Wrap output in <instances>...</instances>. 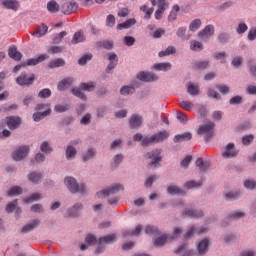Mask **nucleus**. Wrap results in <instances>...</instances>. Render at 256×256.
I'll use <instances>...</instances> for the list:
<instances>
[{"label": "nucleus", "instance_id": "5fc2aeb1", "mask_svg": "<svg viewBox=\"0 0 256 256\" xmlns=\"http://www.w3.org/2000/svg\"><path fill=\"white\" fill-rule=\"evenodd\" d=\"M230 39H231V36L229 35L228 32H222V33L218 34V36H217V40L221 44L229 43Z\"/></svg>", "mask_w": 256, "mask_h": 256}, {"label": "nucleus", "instance_id": "39448f33", "mask_svg": "<svg viewBox=\"0 0 256 256\" xmlns=\"http://www.w3.org/2000/svg\"><path fill=\"white\" fill-rule=\"evenodd\" d=\"M211 239L204 238L197 242L196 244V250L194 251L195 256H205L207 253H209V249L211 247Z\"/></svg>", "mask_w": 256, "mask_h": 256}, {"label": "nucleus", "instance_id": "4d7b16f0", "mask_svg": "<svg viewBox=\"0 0 256 256\" xmlns=\"http://www.w3.org/2000/svg\"><path fill=\"white\" fill-rule=\"evenodd\" d=\"M85 243L88 244L89 246L99 245V240H97V236L93 234H88L85 237Z\"/></svg>", "mask_w": 256, "mask_h": 256}, {"label": "nucleus", "instance_id": "680f3d73", "mask_svg": "<svg viewBox=\"0 0 256 256\" xmlns=\"http://www.w3.org/2000/svg\"><path fill=\"white\" fill-rule=\"evenodd\" d=\"M110 93L111 91L105 86L99 87L96 90V95H98L99 97H108Z\"/></svg>", "mask_w": 256, "mask_h": 256}, {"label": "nucleus", "instance_id": "423d86ee", "mask_svg": "<svg viewBox=\"0 0 256 256\" xmlns=\"http://www.w3.org/2000/svg\"><path fill=\"white\" fill-rule=\"evenodd\" d=\"M16 83L20 87H31L35 83V74H28L27 72H22L17 78Z\"/></svg>", "mask_w": 256, "mask_h": 256}, {"label": "nucleus", "instance_id": "ea45409f", "mask_svg": "<svg viewBox=\"0 0 256 256\" xmlns=\"http://www.w3.org/2000/svg\"><path fill=\"white\" fill-rule=\"evenodd\" d=\"M71 93L72 95H74V97L81 99V101H87V95L83 93V89H81V86H79V88H72Z\"/></svg>", "mask_w": 256, "mask_h": 256}, {"label": "nucleus", "instance_id": "052dcab7", "mask_svg": "<svg viewBox=\"0 0 256 256\" xmlns=\"http://www.w3.org/2000/svg\"><path fill=\"white\" fill-rule=\"evenodd\" d=\"M195 233H204L203 230L198 231L197 228H195V226H192L189 228V230L184 234V238L185 239H193V235H195Z\"/></svg>", "mask_w": 256, "mask_h": 256}, {"label": "nucleus", "instance_id": "f3484780", "mask_svg": "<svg viewBox=\"0 0 256 256\" xmlns=\"http://www.w3.org/2000/svg\"><path fill=\"white\" fill-rule=\"evenodd\" d=\"M82 161L87 163V161H91V159H95L97 157V149L93 148V146H89L86 151L82 152Z\"/></svg>", "mask_w": 256, "mask_h": 256}, {"label": "nucleus", "instance_id": "72a5a7b5", "mask_svg": "<svg viewBox=\"0 0 256 256\" xmlns=\"http://www.w3.org/2000/svg\"><path fill=\"white\" fill-rule=\"evenodd\" d=\"M49 115H51V110H46L43 112H35L32 115V119H33V121H35V123H39V121H43V119L45 117H49Z\"/></svg>", "mask_w": 256, "mask_h": 256}, {"label": "nucleus", "instance_id": "3c124183", "mask_svg": "<svg viewBox=\"0 0 256 256\" xmlns=\"http://www.w3.org/2000/svg\"><path fill=\"white\" fill-rule=\"evenodd\" d=\"M243 187H245L247 191H255L256 181L251 179L243 180Z\"/></svg>", "mask_w": 256, "mask_h": 256}, {"label": "nucleus", "instance_id": "bb28decb", "mask_svg": "<svg viewBox=\"0 0 256 256\" xmlns=\"http://www.w3.org/2000/svg\"><path fill=\"white\" fill-rule=\"evenodd\" d=\"M196 167H198L199 171L206 173L209 167H211V162L205 161L203 157H200L196 160Z\"/></svg>", "mask_w": 256, "mask_h": 256}, {"label": "nucleus", "instance_id": "dca6fc26", "mask_svg": "<svg viewBox=\"0 0 256 256\" xmlns=\"http://www.w3.org/2000/svg\"><path fill=\"white\" fill-rule=\"evenodd\" d=\"M224 159H232V157H237L239 151L235 150V144L229 143L225 146V151L222 153Z\"/></svg>", "mask_w": 256, "mask_h": 256}, {"label": "nucleus", "instance_id": "774afa93", "mask_svg": "<svg viewBox=\"0 0 256 256\" xmlns=\"http://www.w3.org/2000/svg\"><path fill=\"white\" fill-rule=\"evenodd\" d=\"M249 73L252 77H256V63L255 60L251 59L248 61Z\"/></svg>", "mask_w": 256, "mask_h": 256}, {"label": "nucleus", "instance_id": "473e14b6", "mask_svg": "<svg viewBox=\"0 0 256 256\" xmlns=\"http://www.w3.org/2000/svg\"><path fill=\"white\" fill-rule=\"evenodd\" d=\"M43 177V174L39 171H33L28 174V181L30 183H33L34 185H37L39 181H41V178Z\"/></svg>", "mask_w": 256, "mask_h": 256}, {"label": "nucleus", "instance_id": "a19ab883", "mask_svg": "<svg viewBox=\"0 0 256 256\" xmlns=\"http://www.w3.org/2000/svg\"><path fill=\"white\" fill-rule=\"evenodd\" d=\"M59 9H61V7L59 6V3H57V1L50 0L47 3V11H49V13H59Z\"/></svg>", "mask_w": 256, "mask_h": 256}, {"label": "nucleus", "instance_id": "0eeeda50", "mask_svg": "<svg viewBox=\"0 0 256 256\" xmlns=\"http://www.w3.org/2000/svg\"><path fill=\"white\" fill-rule=\"evenodd\" d=\"M150 2L152 7H158L154 16L157 21H161V19H163V14L167 9V0H151Z\"/></svg>", "mask_w": 256, "mask_h": 256}, {"label": "nucleus", "instance_id": "6ab92c4d", "mask_svg": "<svg viewBox=\"0 0 256 256\" xmlns=\"http://www.w3.org/2000/svg\"><path fill=\"white\" fill-rule=\"evenodd\" d=\"M243 197V192L241 190H232L226 192L223 196L224 201H237V199H241Z\"/></svg>", "mask_w": 256, "mask_h": 256}, {"label": "nucleus", "instance_id": "f704fd0d", "mask_svg": "<svg viewBox=\"0 0 256 256\" xmlns=\"http://www.w3.org/2000/svg\"><path fill=\"white\" fill-rule=\"evenodd\" d=\"M47 31H49V27L42 23L40 26L37 27V30L33 33V36L39 39L40 37H44V35H47Z\"/></svg>", "mask_w": 256, "mask_h": 256}, {"label": "nucleus", "instance_id": "c03bdc74", "mask_svg": "<svg viewBox=\"0 0 256 256\" xmlns=\"http://www.w3.org/2000/svg\"><path fill=\"white\" fill-rule=\"evenodd\" d=\"M41 193H33L30 196L26 197L24 199V203H26L27 205H31V203H35L36 201H41Z\"/></svg>", "mask_w": 256, "mask_h": 256}, {"label": "nucleus", "instance_id": "13d9d810", "mask_svg": "<svg viewBox=\"0 0 256 256\" xmlns=\"http://www.w3.org/2000/svg\"><path fill=\"white\" fill-rule=\"evenodd\" d=\"M64 65H65V60L58 58L56 60L51 61L48 67L50 69H56V67H64Z\"/></svg>", "mask_w": 256, "mask_h": 256}, {"label": "nucleus", "instance_id": "79ce46f5", "mask_svg": "<svg viewBox=\"0 0 256 256\" xmlns=\"http://www.w3.org/2000/svg\"><path fill=\"white\" fill-rule=\"evenodd\" d=\"M40 151L44 155H50V153H53V146L49 143V141H44L40 145Z\"/></svg>", "mask_w": 256, "mask_h": 256}, {"label": "nucleus", "instance_id": "37998d69", "mask_svg": "<svg viewBox=\"0 0 256 256\" xmlns=\"http://www.w3.org/2000/svg\"><path fill=\"white\" fill-rule=\"evenodd\" d=\"M19 195H23V188L21 186H13L8 192V197H19Z\"/></svg>", "mask_w": 256, "mask_h": 256}, {"label": "nucleus", "instance_id": "a211bd4d", "mask_svg": "<svg viewBox=\"0 0 256 256\" xmlns=\"http://www.w3.org/2000/svg\"><path fill=\"white\" fill-rule=\"evenodd\" d=\"M39 225H41V219H34L30 223L22 227L21 233L23 234L31 233V231H35V229H37Z\"/></svg>", "mask_w": 256, "mask_h": 256}, {"label": "nucleus", "instance_id": "1a4fd4ad", "mask_svg": "<svg viewBox=\"0 0 256 256\" xmlns=\"http://www.w3.org/2000/svg\"><path fill=\"white\" fill-rule=\"evenodd\" d=\"M123 189H125V186H123V184H114L109 188L98 192L97 197H101L102 195L104 197H111V195H117V193H119V191H123Z\"/></svg>", "mask_w": 256, "mask_h": 256}, {"label": "nucleus", "instance_id": "f257e3e1", "mask_svg": "<svg viewBox=\"0 0 256 256\" xmlns=\"http://www.w3.org/2000/svg\"><path fill=\"white\" fill-rule=\"evenodd\" d=\"M64 185L72 193V195H85L87 193V184L86 183H78L77 179L72 176H67L64 178Z\"/></svg>", "mask_w": 256, "mask_h": 256}, {"label": "nucleus", "instance_id": "5701e85b", "mask_svg": "<svg viewBox=\"0 0 256 256\" xmlns=\"http://www.w3.org/2000/svg\"><path fill=\"white\" fill-rule=\"evenodd\" d=\"M141 231H143V226L139 225L135 228V230L133 229L124 230L123 237L124 239H127L129 237H139V235H141Z\"/></svg>", "mask_w": 256, "mask_h": 256}, {"label": "nucleus", "instance_id": "aec40b11", "mask_svg": "<svg viewBox=\"0 0 256 256\" xmlns=\"http://www.w3.org/2000/svg\"><path fill=\"white\" fill-rule=\"evenodd\" d=\"M167 241H169V236L167 234H162L152 239L154 247H157L158 249L165 247V245H167Z\"/></svg>", "mask_w": 256, "mask_h": 256}, {"label": "nucleus", "instance_id": "49530a36", "mask_svg": "<svg viewBox=\"0 0 256 256\" xmlns=\"http://www.w3.org/2000/svg\"><path fill=\"white\" fill-rule=\"evenodd\" d=\"M211 63L208 60H200L195 63V69L197 71H205V69H209Z\"/></svg>", "mask_w": 256, "mask_h": 256}, {"label": "nucleus", "instance_id": "de8ad7c7", "mask_svg": "<svg viewBox=\"0 0 256 256\" xmlns=\"http://www.w3.org/2000/svg\"><path fill=\"white\" fill-rule=\"evenodd\" d=\"M153 145H156L153 135L144 136L142 140V147H153Z\"/></svg>", "mask_w": 256, "mask_h": 256}, {"label": "nucleus", "instance_id": "c85d7f7f", "mask_svg": "<svg viewBox=\"0 0 256 256\" xmlns=\"http://www.w3.org/2000/svg\"><path fill=\"white\" fill-rule=\"evenodd\" d=\"M167 193L173 196L182 195V197H184V195L186 194L185 190L181 189L176 184L169 185L167 188Z\"/></svg>", "mask_w": 256, "mask_h": 256}, {"label": "nucleus", "instance_id": "603ef678", "mask_svg": "<svg viewBox=\"0 0 256 256\" xmlns=\"http://www.w3.org/2000/svg\"><path fill=\"white\" fill-rule=\"evenodd\" d=\"M188 93L192 95V97H197L200 93L199 85L188 83Z\"/></svg>", "mask_w": 256, "mask_h": 256}, {"label": "nucleus", "instance_id": "393cba45", "mask_svg": "<svg viewBox=\"0 0 256 256\" xmlns=\"http://www.w3.org/2000/svg\"><path fill=\"white\" fill-rule=\"evenodd\" d=\"M85 41V33H83V30H80L74 33L70 43L72 45H78V43H85Z\"/></svg>", "mask_w": 256, "mask_h": 256}, {"label": "nucleus", "instance_id": "7ed1b4c3", "mask_svg": "<svg viewBox=\"0 0 256 256\" xmlns=\"http://www.w3.org/2000/svg\"><path fill=\"white\" fill-rule=\"evenodd\" d=\"M83 209H85V205L82 202H77L66 210V217L69 219H79L83 215Z\"/></svg>", "mask_w": 256, "mask_h": 256}, {"label": "nucleus", "instance_id": "338daca9", "mask_svg": "<svg viewBox=\"0 0 256 256\" xmlns=\"http://www.w3.org/2000/svg\"><path fill=\"white\" fill-rule=\"evenodd\" d=\"M52 92L49 88H44L38 93L39 99H49L51 97Z\"/></svg>", "mask_w": 256, "mask_h": 256}, {"label": "nucleus", "instance_id": "9d476101", "mask_svg": "<svg viewBox=\"0 0 256 256\" xmlns=\"http://www.w3.org/2000/svg\"><path fill=\"white\" fill-rule=\"evenodd\" d=\"M23 120L19 116H8L6 117V125L10 131H15V129H19Z\"/></svg>", "mask_w": 256, "mask_h": 256}, {"label": "nucleus", "instance_id": "4be33fe9", "mask_svg": "<svg viewBox=\"0 0 256 256\" xmlns=\"http://www.w3.org/2000/svg\"><path fill=\"white\" fill-rule=\"evenodd\" d=\"M46 59H49V56L45 55V54H41L40 56H38L37 58H31L28 59L25 63L26 67H33L35 65H39V63H43V61H45Z\"/></svg>", "mask_w": 256, "mask_h": 256}, {"label": "nucleus", "instance_id": "6e6552de", "mask_svg": "<svg viewBox=\"0 0 256 256\" xmlns=\"http://www.w3.org/2000/svg\"><path fill=\"white\" fill-rule=\"evenodd\" d=\"M31 151V148L27 145H22L12 153L13 161H23Z\"/></svg>", "mask_w": 256, "mask_h": 256}, {"label": "nucleus", "instance_id": "4468645a", "mask_svg": "<svg viewBox=\"0 0 256 256\" xmlns=\"http://www.w3.org/2000/svg\"><path fill=\"white\" fill-rule=\"evenodd\" d=\"M61 13L63 15H71V13H75L77 9H79V5L76 4L75 1L72 2H65L61 5Z\"/></svg>", "mask_w": 256, "mask_h": 256}, {"label": "nucleus", "instance_id": "6e6d98bb", "mask_svg": "<svg viewBox=\"0 0 256 256\" xmlns=\"http://www.w3.org/2000/svg\"><path fill=\"white\" fill-rule=\"evenodd\" d=\"M80 89H82V91H88V92H91V91H95V82L93 81H90V82H83L80 84Z\"/></svg>", "mask_w": 256, "mask_h": 256}, {"label": "nucleus", "instance_id": "b1692460", "mask_svg": "<svg viewBox=\"0 0 256 256\" xmlns=\"http://www.w3.org/2000/svg\"><path fill=\"white\" fill-rule=\"evenodd\" d=\"M113 47H115L113 40H100L96 42L97 49H106V51H111L113 50Z\"/></svg>", "mask_w": 256, "mask_h": 256}, {"label": "nucleus", "instance_id": "f03ea898", "mask_svg": "<svg viewBox=\"0 0 256 256\" xmlns=\"http://www.w3.org/2000/svg\"><path fill=\"white\" fill-rule=\"evenodd\" d=\"M162 150L155 149L151 152H146L144 154L145 159H147L148 167H152L153 169H157L159 167L161 161H163V157H161Z\"/></svg>", "mask_w": 256, "mask_h": 256}, {"label": "nucleus", "instance_id": "a878e982", "mask_svg": "<svg viewBox=\"0 0 256 256\" xmlns=\"http://www.w3.org/2000/svg\"><path fill=\"white\" fill-rule=\"evenodd\" d=\"M8 56L14 61H21L23 59V54L17 50V46H11L8 49Z\"/></svg>", "mask_w": 256, "mask_h": 256}, {"label": "nucleus", "instance_id": "8fccbe9b", "mask_svg": "<svg viewBox=\"0 0 256 256\" xmlns=\"http://www.w3.org/2000/svg\"><path fill=\"white\" fill-rule=\"evenodd\" d=\"M71 109V105L69 104H56L54 106L55 113H67Z\"/></svg>", "mask_w": 256, "mask_h": 256}, {"label": "nucleus", "instance_id": "cd10ccee", "mask_svg": "<svg viewBox=\"0 0 256 256\" xmlns=\"http://www.w3.org/2000/svg\"><path fill=\"white\" fill-rule=\"evenodd\" d=\"M117 239L115 234H109L98 239V245H113Z\"/></svg>", "mask_w": 256, "mask_h": 256}, {"label": "nucleus", "instance_id": "a18cd8bd", "mask_svg": "<svg viewBox=\"0 0 256 256\" xmlns=\"http://www.w3.org/2000/svg\"><path fill=\"white\" fill-rule=\"evenodd\" d=\"M215 33V27L213 25H207L202 31L198 33V37H207Z\"/></svg>", "mask_w": 256, "mask_h": 256}, {"label": "nucleus", "instance_id": "e2e57ef3", "mask_svg": "<svg viewBox=\"0 0 256 256\" xmlns=\"http://www.w3.org/2000/svg\"><path fill=\"white\" fill-rule=\"evenodd\" d=\"M199 27H201V19L199 18L194 19L189 25V29L192 31V33H195Z\"/></svg>", "mask_w": 256, "mask_h": 256}, {"label": "nucleus", "instance_id": "0e129e2a", "mask_svg": "<svg viewBox=\"0 0 256 256\" xmlns=\"http://www.w3.org/2000/svg\"><path fill=\"white\" fill-rule=\"evenodd\" d=\"M190 49L192 51H203V44L197 40H192L190 43Z\"/></svg>", "mask_w": 256, "mask_h": 256}, {"label": "nucleus", "instance_id": "f8f14e48", "mask_svg": "<svg viewBox=\"0 0 256 256\" xmlns=\"http://www.w3.org/2000/svg\"><path fill=\"white\" fill-rule=\"evenodd\" d=\"M182 215L190 217L191 219H201L205 217L203 210L197 208H186L183 210Z\"/></svg>", "mask_w": 256, "mask_h": 256}, {"label": "nucleus", "instance_id": "bf43d9fd", "mask_svg": "<svg viewBox=\"0 0 256 256\" xmlns=\"http://www.w3.org/2000/svg\"><path fill=\"white\" fill-rule=\"evenodd\" d=\"M146 235H161V231L156 226L148 225L145 228Z\"/></svg>", "mask_w": 256, "mask_h": 256}, {"label": "nucleus", "instance_id": "69168bd1", "mask_svg": "<svg viewBox=\"0 0 256 256\" xmlns=\"http://www.w3.org/2000/svg\"><path fill=\"white\" fill-rule=\"evenodd\" d=\"M91 59H93V54H84L80 59H78V65H87Z\"/></svg>", "mask_w": 256, "mask_h": 256}, {"label": "nucleus", "instance_id": "864d4df0", "mask_svg": "<svg viewBox=\"0 0 256 256\" xmlns=\"http://www.w3.org/2000/svg\"><path fill=\"white\" fill-rule=\"evenodd\" d=\"M133 93H135L134 86L126 85L120 89V95H123L124 97H126V95H133Z\"/></svg>", "mask_w": 256, "mask_h": 256}, {"label": "nucleus", "instance_id": "e433bc0d", "mask_svg": "<svg viewBox=\"0 0 256 256\" xmlns=\"http://www.w3.org/2000/svg\"><path fill=\"white\" fill-rule=\"evenodd\" d=\"M65 157L67 161H71V159H75V157H77V148L68 145L65 151Z\"/></svg>", "mask_w": 256, "mask_h": 256}, {"label": "nucleus", "instance_id": "c9c22d12", "mask_svg": "<svg viewBox=\"0 0 256 256\" xmlns=\"http://www.w3.org/2000/svg\"><path fill=\"white\" fill-rule=\"evenodd\" d=\"M123 159H125V156H123V154H116L112 158V161L110 163V167L112 169H117V167H119V165H121L123 163Z\"/></svg>", "mask_w": 256, "mask_h": 256}, {"label": "nucleus", "instance_id": "c756f323", "mask_svg": "<svg viewBox=\"0 0 256 256\" xmlns=\"http://www.w3.org/2000/svg\"><path fill=\"white\" fill-rule=\"evenodd\" d=\"M193 139V134L191 132H185L183 134L175 135L173 141L175 143H183L185 141H191Z\"/></svg>", "mask_w": 256, "mask_h": 256}, {"label": "nucleus", "instance_id": "7c9ffc66", "mask_svg": "<svg viewBox=\"0 0 256 256\" xmlns=\"http://www.w3.org/2000/svg\"><path fill=\"white\" fill-rule=\"evenodd\" d=\"M20 213L21 208H19V202L17 200H14L6 205L5 212L8 214L14 213Z\"/></svg>", "mask_w": 256, "mask_h": 256}, {"label": "nucleus", "instance_id": "09e8293b", "mask_svg": "<svg viewBox=\"0 0 256 256\" xmlns=\"http://www.w3.org/2000/svg\"><path fill=\"white\" fill-rule=\"evenodd\" d=\"M153 68L155 71H169L171 69V63H156L154 64Z\"/></svg>", "mask_w": 256, "mask_h": 256}, {"label": "nucleus", "instance_id": "9b49d317", "mask_svg": "<svg viewBox=\"0 0 256 256\" xmlns=\"http://www.w3.org/2000/svg\"><path fill=\"white\" fill-rule=\"evenodd\" d=\"M107 57H108L109 64L106 67L105 73H107V75H111V73H113V69L117 67L119 58L117 57V54L115 52L108 53Z\"/></svg>", "mask_w": 256, "mask_h": 256}, {"label": "nucleus", "instance_id": "2eb2a0df", "mask_svg": "<svg viewBox=\"0 0 256 256\" xmlns=\"http://www.w3.org/2000/svg\"><path fill=\"white\" fill-rule=\"evenodd\" d=\"M130 129H141L143 127V117L139 114H133L129 119Z\"/></svg>", "mask_w": 256, "mask_h": 256}, {"label": "nucleus", "instance_id": "4c0bfd02", "mask_svg": "<svg viewBox=\"0 0 256 256\" xmlns=\"http://www.w3.org/2000/svg\"><path fill=\"white\" fill-rule=\"evenodd\" d=\"M136 23L137 20L135 18H130L125 22L118 24L117 29H119L120 31L123 29H130V27H133V25H135Z\"/></svg>", "mask_w": 256, "mask_h": 256}, {"label": "nucleus", "instance_id": "ddd939ff", "mask_svg": "<svg viewBox=\"0 0 256 256\" xmlns=\"http://www.w3.org/2000/svg\"><path fill=\"white\" fill-rule=\"evenodd\" d=\"M137 79L144 83H153V81H159V77L153 72H140L137 74Z\"/></svg>", "mask_w": 256, "mask_h": 256}, {"label": "nucleus", "instance_id": "58836bf2", "mask_svg": "<svg viewBox=\"0 0 256 256\" xmlns=\"http://www.w3.org/2000/svg\"><path fill=\"white\" fill-rule=\"evenodd\" d=\"M73 85V78H64L62 81L58 83V90L65 91L67 87H71Z\"/></svg>", "mask_w": 256, "mask_h": 256}, {"label": "nucleus", "instance_id": "2f4dec72", "mask_svg": "<svg viewBox=\"0 0 256 256\" xmlns=\"http://www.w3.org/2000/svg\"><path fill=\"white\" fill-rule=\"evenodd\" d=\"M2 5H4L5 9H10L11 11H18L19 9V1L17 0H4Z\"/></svg>", "mask_w": 256, "mask_h": 256}, {"label": "nucleus", "instance_id": "20e7f679", "mask_svg": "<svg viewBox=\"0 0 256 256\" xmlns=\"http://www.w3.org/2000/svg\"><path fill=\"white\" fill-rule=\"evenodd\" d=\"M215 129V123L214 122H208L207 124L201 125L198 129V135H205L204 140L205 141H211L213 137H215V132L213 131Z\"/></svg>", "mask_w": 256, "mask_h": 256}, {"label": "nucleus", "instance_id": "412c9836", "mask_svg": "<svg viewBox=\"0 0 256 256\" xmlns=\"http://www.w3.org/2000/svg\"><path fill=\"white\" fill-rule=\"evenodd\" d=\"M171 134H169V131L162 130L156 134H153L152 137L154 138V143L157 145L158 143H163L169 139Z\"/></svg>", "mask_w": 256, "mask_h": 256}]
</instances>
